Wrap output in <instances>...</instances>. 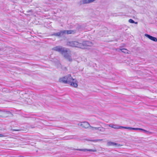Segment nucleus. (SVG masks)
<instances>
[{"mask_svg":"<svg viewBox=\"0 0 157 157\" xmlns=\"http://www.w3.org/2000/svg\"><path fill=\"white\" fill-rule=\"evenodd\" d=\"M13 131H19L20 130L18 129H13Z\"/></svg>","mask_w":157,"mask_h":157,"instance_id":"21","label":"nucleus"},{"mask_svg":"<svg viewBox=\"0 0 157 157\" xmlns=\"http://www.w3.org/2000/svg\"><path fill=\"white\" fill-rule=\"evenodd\" d=\"M90 129L92 131L98 130L100 132H103L105 131V128L102 127H95L93 126L90 127Z\"/></svg>","mask_w":157,"mask_h":157,"instance_id":"6","label":"nucleus"},{"mask_svg":"<svg viewBox=\"0 0 157 157\" xmlns=\"http://www.w3.org/2000/svg\"><path fill=\"white\" fill-rule=\"evenodd\" d=\"M95 0H83L82 3L83 4H88L94 1Z\"/></svg>","mask_w":157,"mask_h":157,"instance_id":"12","label":"nucleus"},{"mask_svg":"<svg viewBox=\"0 0 157 157\" xmlns=\"http://www.w3.org/2000/svg\"><path fill=\"white\" fill-rule=\"evenodd\" d=\"M76 150L80 151H83L86 152V151H92V152H96L97 150L96 149H76Z\"/></svg>","mask_w":157,"mask_h":157,"instance_id":"9","label":"nucleus"},{"mask_svg":"<svg viewBox=\"0 0 157 157\" xmlns=\"http://www.w3.org/2000/svg\"><path fill=\"white\" fill-rule=\"evenodd\" d=\"M141 130L146 132L147 133H149V132L148 131H146L144 129H142V128H141Z\"/></svg>","mask_w":157,"mask_h":157,"instance_id":"18","label":"nucleus"},{"mask_svg":"<svg viewBox=\"0 0 157 157\" xmlns=\"http://www.w3.org/2000/svg\"><path fill=\"white\" fill-rule=\"evenodd\" d=\"M67 44L68 46L73 47L80 48L82 47V44L81 43H79L77 41H71L67 42Z\"/></svg>","mask_w":157,"mask_h":157,"instance_id":"3","label":"nucleus"},{"mask_svg":"<svg viewBox=\"0 0 157 157\" xmlns=\"http://www.w3.org/2000/svg\"><path fill=\"white\" fill-rule=\"evenodd\" d=\"M89 141L95 142H97V140H90Z\"/></svg>","mask_w":157,"mask_h":157,"instance_id":"19","label":"nucleus"},{"mask_svg":"<svg viewBox=\"0 0 157 157\" xmlns=\"http://www.w3.org/2000/svg\"><path fill=\"white\" fill-rule=\"evenodd\" d=\"M107 145L108 146H113L115 147H119L122 146V145H120V144H118L117 143L111 141L108 142L107 143Z\"/></svg>","mask_w":157,"mask_h":157,"instance_id":"7","label":"nucleus"},{"mask_svg":"<svg viewBox=\"0 0 157 157\" xmlns=\"http://www.w3.org/2000/svg\"><path fill=\"white\" fill-rule=\"evenodd\" d=\"M78 125L85 128H89L90 129V127L91 126L88 122L86 121L82 122L78 124Z\"/></svg>","mask_w":157,"mask_h":157,"instance_id":"5","label":"nucleus"},{"mask_svg":"<svg viewBox=\"0 0 157 157\" xmlns=\"http://www.w3.org/2000/svg\"><path fill=\"white\" fill-rule=\"evenodd\" d=\"M4 136V135L2 134H0V137H3Z\"/></svg>","mask_w":157,"mask_h":157,"instance_id":"20","label":"nucleus"},{"mask_svg":"<svg viewBox=\"0 0 157 157\" xmlns=\"http://www.w3.org/2000/svg\"><path fill=\"white\" fill-rule=\"evenodd\" d=\"M109 126L115 129H120L121 128H119L120 126H116L115 125H113V124H109Z\"/></svg>","mask_w":157,"mask_h":157,"instance_id":"13","label":"nucleus"},{"mask_svg":"<svg viewBox=\"0 0 157 157\" xmlns=\"http://www.w3.org/2000/svg\"><path fill=\"white\" fill-rule=\"evenodd\" d=\"M64 32V34H74L76 32V30H63Z\"/></svg>","mask_w":157,"mask_h":157,"instance_id":"10","label":"nucleus"},{"mask_svg":"<svg viewBox=\"0 0 157 157\" xmlns=\"http://www.w3.org/2000/svg\"><path fill=\"white\" fill-rule=\"evenodd\" d=\"M59 81L60 82L69 84L75 88L77 87L78 86L77 80L73 78L71 75L69 74L60 78Z\"/></svg>","mask_w":157,"mask_h":157,"instance_id":"2","label":"nucleus"},{"mask_svg":"<svg viewBox=\"0 0 157 157\" xmlns=\"http://www.w3.org/2000/svg\"><path fill=\"white\" fill-rule=\"evenodd\" d=\"M63 31L62 30L60 31L59 32L55 33L53 34V35L57 36H61L64 35Z\"/></svg>","mask_w":157,"mask_h":157,"instance_id":"11","label":"nucleus"},{"mask_svg":"<svg viewBox=\"0 0 157 157\" xmlns=\"http://www.w3.org/2000/svg\"><path fill=\"white\" fill-rule=\"evenodd\" d=\"M145 36L147 37L149 39L155 42L157 41V39L156 38L152 36L149 34H145L144 35Z\"/></svg>","mask_w":157,"mask_h":157,"instance_id":"8","label":"nucleus"},{"mask_svg":"<svg viewBox=\"0 0 157 157\" xmlns=\"http://www.w3.org/2000/svg\"><path fill=\"white\" fill-rule=\"evenodd\" d=\"M97 142L99 141H102L103 140L102 139H97Z\"/></svg>","mask_w":157,"mask_h":157,"instance_id":"22","label":"nucleus"},{"mask_svg":"<svg viewBox=\"0 0 157 157\" xmlns=\"http://www.w3.org/2000/svg\"><path fill=\"white\" fill-rule=\"evenodd\" d=\"M18 157H24L22 156L21 155V156H19Z\"/></svg>","mask_w":157,"mask_h":157,"instance_id":"23","label":"nucleus"},{"mask_svg":"<svg viewBox=\"0 0 157 157\" xmlns=\"http://www.w3.org/2000/svg\"><path fill=\"white\" fill-rule=\"evenodd\" d=\"M52 50L60 52L68 61L71 62L73 59L71 58V52L67 48L60 46H57L52 48Z\"/></svg>","mask_w":157,"mask_h":157,"instance_id":"1","label":"nucleus"},{"mask_svg":"<svg viewBox=\"0 0 157 157\" xmlns=\"http://www.w3.org/2000/svg\"><path fill=\"white\" fill-rule=\"evenodd\" d=\"M141 128H134L133 129V130H141Z\"/></svg>","mask_w":157,"mask_h":157,"instance_id":"17","label":"nucleus"},{"mask_svg":"<svg viewBox=\"0 0 157 157\" xmlns=\"http://www.w3.org/2000/svg\"><path fill=\"white\" fill-rule=\"evenodd\" d=\"M81 44H82V47H81V48L82 49L86 48L87 47L91 46L93 45V44L92 42L88 41H83Z\"/></svg>","mask_w":157,"mask_h":157,"instance_id":"4","label":"nucleus"},{"mask_svg":"<svg viewBox=\"0 0 157 157\" xmlns=\"http://www.w3.org/2000/svg\"><path fill=\"white\" fill-rule=\"evenodd\" d=\"M128 22L129 23H135L136 24H137V22H135V21L133 20L132 19H129V20Z\"/></svg>","mask_w":157,"mask_h":157,"instance_id":"16","label":"nucleus"},{"mask_svg":"<svg viewBox=\"0 0 157 157\" xmlns=\"http://www.w3.org/2000/svg\"><path fill=\"white\" fill-rule=\"evenodd\" d=\"M66 139H70V138H67Z\"/></svg>","mask_w":157,"mask_h":157,"instance_id":"24","label":"nucleus"},{"mask_svg":"<svg viewBox=\"0 0 157 157\" xmlns=\"http://www.w3.org/2000/svg\"><path fill=\"white\" fill-rule=\"evenodd\" d=\"M119 128H125V129H128L129 130H133V129H134V128H131V127H124L123 126H120V127Z\"/></svg>","mask_w":157,"mask_h":157,"instance_id":"15","label":"nucleus"},{"mask_svg":"<svg viewBox=\"0 0 157 157\" xmlns=\"http://www.w3.org/2000/svg\"><path fill=\"white\" fill-rule=\"evenodd\" d=\"M120 50L123 52H124V53H128V51L126 49L123 48L122 49H121Z\"/></svg>","mask_w":157,"mask_h":157,"instance_id":"14","label":"nucleus"}]
</instances>
